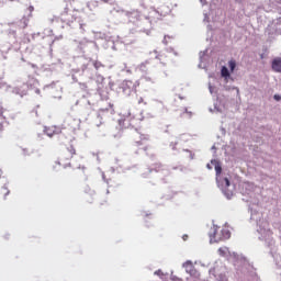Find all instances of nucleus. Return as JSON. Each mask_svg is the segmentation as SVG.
Returning <instances> with one entry per match:
<instances>
[{
	"instance_id": "f257e3e1",
	"label": "nucleus",
	"mask_w": 281,
	"mask_h": 281,
	"mask_svg": "<svg viewBox=\"0 0 281 281\" xmlns=\"http://www.w3.org/2000/svg\"><path fill=\"white\" fill-rule=\"evenodd\" d=\"M232 233L227 227L213 226L210 233L211 243H223V240H229Z\"/></svg>"
},
{
	"instance_id": "f03ea898",
	"label": "nucleus",
	"mask_w": 281,
	"mask_h": 281,
	"mask_svg": "<svg viewBox=\"0 0 281 281\" xmlns=\"http://www.w3.org/2000/svg\"><path fill=\"white\" fill-rule=\"evenodd\" d=\"M44 133L48 137H54V135H60V133H63V130L59 126L50 125L44 128Z\"/></svg>"
},
{
	"instance_id": "7ed1b4c3",
	"label": "nucleus",
	"mask_w": 281,
	"mask_h": 281,
	"mask_svg": "<svg viewBox=\"0 0 281 281\" xmlns=\"http://www.w3.org/2000/svg\"><path fill=\"white\" fill-rule=\"evenodd\" d=\"M76 155V147L74 145H69L66 150L61 155V159H66V161H71L74 156Z\"/></svg>"
},
{
	"instance_id": "20e7f679",
	"label": "nucleus",
	"mask_w": 281,
	"mask_h": 281,
	"mask_svg": "<svg viewBox=\"0 0 281 281\" xmlns=\"http://www.w3.org/2000/svg\"><path fill=\"white\" fill-rule=\"evenodd\" d=\"M271 68H272V71H276V74H281V58L280 57H276L272 60Z\"/></svg>"
},
{
	"instance_id": "39448f33",
	"label": "nucleus",
	"mask_w": 281,
	"mask_h": 281,
	"mask_svg": "<svg viewBox=\"0 0 281 281\" xmlns=\"http://www.w3.org/2000/svg\"><path fill=\"white\" fill-rule=\"evenodd\" d=\"M183 267L187 271V273H190L191 276H196V269L194 266L191 263V261H187L183 263Z\"/></svg>"
},
{
	"instance_id": "423d86ee",
	"label": "nucleus",
	"mask_w": 281,
	"mask_h": 281,
	"mask_svg": "<svg viewBox=\"0 0 281 281\" xmlns=\"http://www.w3.org/2000/svg\"><path fill=\"white\" fill-rule=\"evenodd\" d=\"M157 58L162 63V65H166V63H169L170 58L168 56V53H161L157 56Z\"/></svg>"
},
{
	"instance_id": "0eeeda50",
	"label": "nucleus",
	"mask_w": 281,
	"mask_h": 281,
	"mask_svg": "<svg viewBox=\"0 0 281 281\" xmlns=\"http://www.w3.org/2000/svg\"><path fill=\"white\" fill-rule=\"evenodd\" d=\"M27 23H30V21L26 18H22L19 22V27H21V30H25V27H27Z\"/></svg>"
},
{
	"instance_id": "6e6552de",
	"label": "nucleus",
	"mask_w": 281,
	"mask_h": 281,
	"mask_svg": "<svg viewBox=\"0 0 281 281\" xmlns=\"http://www.w3.org/2000/svg\"><path fill=\"white\" fill-rule=\"evenodd\" d=\"M222 78H229V70L227 67L223 66L221 69Z\"/></svg>"
},
{
	"instance_id": "1a4fd4ad",
	"label": "nucleus",
	"mask_w": 281,
	"mask_h": 281,
	"mask_svg": "<svg viewBox=\"0 0 281 281\" xmlns=\"http://www.w3.org/2000/svg\"><path fill=\"white\" fill-rule=\"evenodd\" d=\"M133 91H137V82L130 80V93H133Z\"/></svg>"
},
{
	"instance_id": "9d476101",
	"label": "nucleus",
	"mask_w": 281,
	"mask_h": 281,
	"mask_svg": "<svg viewBox=\"0 0 281 281\" xmlns=\"http://www.w3.org/2000/svg\"><path fill=\"white\" fill-rule=\"evenodd\" d=\"M228 67L231 71H234L236 69V61L235 60H229L228 61Z\"/></svg>"
},
{
	"instance_id": "9b49d317",
	"label": "nucleus",
	"mask_w": 281,
	"mask_h": 281,
	"mask_svg": "<svg viewBox=\"0 0 281 281\" xmlns=\"http://www.w3.org/2000/svg\"><path fill=\"white\" fill-rule=\"evenodd\" d=\"M93 67H94L95 69H100V67H102V63H100V61H94V63H93Z\"/></svg>"
},
{
	"instance_id": "f8f14e48",
	"label": "nucleus",
	"mask_w": 281,
	"mask_h": 281,
	"mask_svg": "<svg viewBox=\"0 0 281 281\" xmlns=\"http://www.w3.org/2000/svg\"><path fill=\"white\" fill-rule=\"evenodd\" d=\"M215 171H216V175H221V172H223V168H221V166H216Z\"/></svg>"
},
{
	"instance_id": "ddd939ff",
	"label": "nucleus",
	"mask_w": 281,
	"mask_h": 281,
	"mask_svg": "<svg viewBox=\"0 0 281 281\" xmlns=\"http://www.w3.org/2000/svg\"><path fill=\"white\" fill-rule=\"evenodd\" d=\"M225 188H229L231 182L228 178H224Z\"/></svg>"
},
{
	"instance_id": "4468645a",
	"label": "nucleus",
	"mask_w": 281,
	"mask_h": 281,
	"mask_svg": "<svg viewBox=\"0 0 281 281\" xmlns=\"http://www.w3.org/2000/svg\"><path fill=\"white\" fill-rule=\"evenodd\" d=\"M274 100H277L278 102H280V100H281L280 94H274Z\"/></svg>"
},
{
	"instance_id": "2eb2a0df",
	"label": "nucleus",
	"mask_w": 281,
	"mask_h": 281,
	"mask_svg": "<svg viewBox=\"0 0 281 281\" xmlns=\"http://www.w3.org/2000/svg\"><path fill=\"white\" fill-rule=\"evenodd\" d=\"M3 131V123H0V133Z\"/></svg>"
},
{
	"instance_id": "dca6fc26",
	"label": "nucleus",
	"mask_w": 281,
	"mask_h": 281,
	"mask_svg": "<svg viewBox=\"0 0 281 281\" xmlns=\"http://www.w3.org/2000/svg\"><path fill=\"white\" fill-rule=\"evenodd\" d=\"M183 240H188V235H183Z\"/></svg>"
},
{
	"instance_id": "f3484780",
	"label": "nucleus",
	"mask_w": 281,
	"mask_h": 281,
	"mask_svg": "<svg viewBox=\"0 0 281 281\" xmlns=\"http://www.w3.org/2000/svg\"><path fill=\"white\" fill-rule=\"evenodd\" d=\"M0 115H3V109L2 108L0 109Z\"/></svg>"
},
{
	"instance_id": "a211bd4d",
	"label": "nucleus",
	"mask_w": 281,
	"mask_h": 281,
	"mask_svg": "<svg viewBox=\"0 0 281 281\" xmlns=\"http://www.w3.org/2000/svg\"><path fill=\"white\" fill-rule=\"evenodd\" d=\"M143 142H148V137H144V138H143Z\"/></svg>"
},
{
	"instance_id": "6ab92c4d",
	"label": "nucleus",
	"mask_w": 281,
	"mask_h": 281,
	"mask_svg": "<svg viewBox=\"0 0 281 281\" xmlns=\"http://www.w3.org/2000/svg\"><path fill=\"white\" fill-rule=\"evenodd\" d=\"M155 276H159V270L155 272Z\"/></svg>"
},
{
	"instance_id": "aec40b11",
	"label": "nucleus",
	"mask_w": 281,
	"mask_h": 281,
	"mask_svg": "<svg viewBox=\"0 0 281 281\" xmlns=\"http://www.w3.org/2000/svg\"><path fill=\"white\" fill-rule=\"evenodd\" d=\"M126 122H130V120H128V119H125V120H124V123H126Z\"/></svg>"
},
{
	"instance_id": "412c9836",
	"label": "nucleus",
	"mask_w": 281,
	"mask_h": 281,
	"mask_svg": "<svg viewBox=\"0 0 281 281\" xmlns=\"http://www.w3.org/2000/svg\"><path fill=\"white\" fill-rule=\"evenodd\" d=\"M130 128H133V123H130Z\"/></svg>"
},
{
	"instance_id": "4be33fe9",
	"label": "nucleus",
	"mask_w": 281,
	"mask_h": 281,
	"mask_svg": "<svg viewBox=\"0 0 281 281\" xmlns=\"http://www.w3.org/2000/svg\"><path fill=\"white\" fill-rule=\"evenodd\" d=\"M5 194H10V191H7V193Z\"/></svg>"
},
{
	"instance_id": "5701e85b",
	"label": "nucleus",
	"mask_w": 281,
	"mask_h": 281,
	"mask_svg": "<svg viewBox=\"0 0 281 281\" xmlns=\"http://www.w3.org/2000/svg\"><path fill=\"white\" fill-rule=\"evenodd\" d=\"M10 1H14V0H10Z\"/></svg>"
}]
</instances>
